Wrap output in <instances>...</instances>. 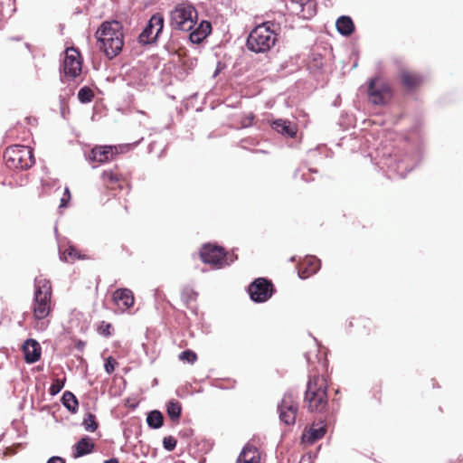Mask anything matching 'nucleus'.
<instances>
[{
    "label": "nucleus",
    "instance_id": "35",
    "mask_svg": "<svg viewBox=\"0 0 463 463\" xmlns=\"http://www.w3.org/2000/svg\"><path fill=\"white\" fill-rule=\"evenodd\" d=\"M71 199V193L68 187L65 188L62 197L61 198L60 208H63L67 205V203Z\"/></svg>",
    "mask_w": 463,
    "mask_h": 463
},
{
    "label": "nucleus",
    "instance_id": "1",
    "mask_svg": "<svg viewBox=\"0 0 463 463\" xmlns=\"http://www.w3.org/2000/svg\"><path fill=\"white\" fill-rule=\"evenodd\" d=\"M97 46L106 57L118 56L124 46V32L121 23L116 20L105 21L95 33Z\"/></svg>",
    "mask_w": 463,
    "mask_h": 463
},
{
    "label": "nucleus",
    "instance_id": "11",
    "mask_svg": "<svg viewBox=\"0 0 463 463\" xmlns=\"http://www.w3.org/2000/svg\"><path fill=\"white\" fill-rule=\"evenodd\" d=\"M248 291L251 300L261 303L272 296L273 287L266 279L259 278L249 286Z\"/></svg>",
    "mask_w": 463,
    "mask_h": 463
},
{
    "label": "nucleus",
    "instance_id": "22",
    "mask_svg": "<svg viewBox=\"0 0 463 463\" xmlns=\"http://www.w3.org/2000/svg\"><path fill=\"white\" fill-rule=\"evenodd\" d=\"M304 265L306 266L305 269L299 272V276L302 279L316 273L320 268V260L316 257H309L305 260Z\"/></svg>",
    "mask_w": 463,
    "mask_h": 463
},
{
    "label": "nucleus",
    "instance_id": "21",
    "mask_svg": "<svg viewBox=\"0 0 463 463\" xmlns=\"http://www.w3.org/2000/svg\"><path fill=\"white\" fill-rule=\"evenodd\" d=\"M338 33L342 35H350L354 29V23L349 16H340L335 23Z\"/></svg>",
    "mask_w": 463,
    "mask_h": 463
},
{
    "label": "nucleus",
    "instance_id": "4",
    "mask_svg": "<svg viewBox=\"0 0 463 463\" xmlns=\"http://www.w3.org/2000/svg\"><path fill=\"white\" fill-rule=\"evenodd\" d=\"M326 382L324 377L314 376L307 383L305 400L311 411H321L327 403Z\"/></svg>",
    "mask_w": 463,
    "mask_h": 463
},
{
    "label": "nucleus",
    "instance_id": "30",
    "mask_svg": "<svg viewBox=\"0 0 463 463\" xmlns=\"http://www.w3.org/2000/svg\"><path fill=\"white\" fill-rule=\"evenodd\" d=\"M82 425L84 426L85 430L90 432H93L97 430L98 424L95 420V416L91 413H89L83 420Z\"/></svg>",
    "mask_w": 463,
    "mask_h": 463
},
{
    "label": "nucleus",
    "instance_id": "31",
    "mask_svg": "<svg viewBox=\"0 0 463 463\" xmlns=\"http://www.w3.org/2000/svg\"><path fill=\"white\" fill-rule=\"evenodd\" d=\"M196 354L191 350H185L180 353L179 359L193 364L196 361Z\"/></svg>",
    "mask_w": 463,
    "mask_h": 463
},
{
    "label": "nucleus",
    "instance_id": "14",
    "mask_svg": "<svg viewBox=\"0 0 463 463\" xmlns=\"http://www.w3.org/2000/svg\"><path fill=\"white\" fill-rule=\"evenodd\" d=\"M112 300L122 312L130 308L135 302L134 295L128 288H118L113 292Z\"/></svg>",
    "mask_w": 463,
    "mask_h": 463
},
{
    "label": "nucleus",
    "instance_id": "10",
    "mask_svg": "<svg viewBox=\"0 0 463 463\" xmlns=\"http://www.w3.org/2000/svg\"><path fill=\"white\" fill-rule=\"evenodd\" d=\"M368 98L374 105H383L391 98L390 88L378 78L371 80L368 87Z\"/></svg>",
    "mask_w": 463,
    "mask_h": 463
},
{
    "label": "nucleus",
    "instance_id": "25",
    "mask_svg": "<svg viewBox=\"0 0 463 463\" xmlns=\"http://www.w3.org/2000/svg\"><path fill=\"white\" fill-rule=\"evenodd\" d=\"M166 411H167L169 418L172 420L176 421L179 420L180 415H181V411H182L181 404L176 401H170L166 403Z\"/></svg>",
    "mask_w": 463,
    "mask_h": 463
},
{
    "label": "nucleus",
    "instance_id": "19",
    "mask_svg": "<svg viewBox=\"0 0 463 463\" xmlns=\"http://www.w3.org/2000/svg\"><path fill=\"white\" fill-rule=\"evenodd\" d=\"M237 463H260V454L253 446H245L238 457Z\"/></svg>",
    "mask_w": 463,
    "mask_h": 463
},
{
    "label": "nucleus",
    "instance_id": "37",
    "mask_svg": "<svg viewBox=\"0 0 463 463\" xmlns=\"http://www.w3.org/2000/svg\"><path fill=\"white\" fill-rule=\"evenodd\" d=\"M47 463H65V461L60 457H52L47 461Z\"/></svg>",
    "mask_w": 463,
    "mask_h": 463
},
{
    "label": "nucleus",
    "instance_id": "2",
    "mask_svg": "<svg viewBox=\"0 0 463 463\" xmlns=\"http://www.w3.org/2000/svg\"><path fill=\"white\" fill-rule=\"evenodd\" d=\"M277 42L274 24L269 22L257 25L247 38V48L255 53L269 52Z\"/></svg>",
    "mask_w": 463,
    "mask_h": 463
},
{
    "label": "nucleus",
    "instance_id": "23",
    "mask_svg": "<svg viewBox=\"0 0 463 463\" xmlns=\"http://www.w3.org/2000/svg\"><path fill=\"white\" fill-rule=\"evenodd\" d=\"M63 406L71 412L76 413L78 410V400L76 396L69 391L63 392L61 397Z\"/></svg>",
    "mask_w": 463,
    "mask_h": 463
},
{
    "label": "nucleus",
    "instance_id": "29",
    "mask_svg": "<svg viewBox=\"0 0 463 463\" xmlns=\"http://www.w3.org/2000/svg\"><path fill=\"white\" fill-rule=\"evenodd\" d=\"M102 179L105 184L109 185L117 184L119 181L120 176L119 175L114 173L112 170H106L102 174Z\"/></svg>",
    "mask_w": 463,
    "mask_h": 463
},
{
    "label": "nucleus",
    "instance_id": "9",
    "mask_svg": "<svg viewBox=\"0 0 463 463\" xmlns=\"http://www.w3.org/2000/svg\"><path fill=\"white\" fill-rule=\"evenodd\" d=\"M164 28V17L160 14H153L142 33L139 34L138 40L142 44H149L156 41Z\"/></svg>",
    "mask_w": 463,
    "mask_h": 463
},
{
    "label": "nucleus",
    "instance_id": "36",
    "mask_svg": "<svg viewBox=\"0 0 463 463\" xmlns=\"http://www.w3.org/2000/svg\"><path fill=\"white\" fill-rule=\"evenodd\" d=\"M291 1L298 4L302 7L307 6L309 8L312 5V3L309 0H291Z\"/></svg>",
    "mask_w": 463,
    "mask_h": 463
},
{
    "label": "nucleus",
    "instance_id": "7",
    "mask_svg": "<svg viewBox=\"0 0 463 463\" xmlns=\"http://www.w3.org/2000/svg\"><path fill=\"white\" fill-rule=\"evenodd\" d=\"M200 256L204 263L210 264L216 269H221L234 261L235 258L226 256L222 247L205 244L203 246Z\"/></svg>",
    "mask_w": 463,
    "mask_h": 463
},
{
    "label": "nucleus",
    "instance_id": "20",
    "mask_svg": "<svg viewBox=\"0 0 463 463\" xmlns=\"http://www.w3.org/2000/svg\"><path fill=\"white\" fill-rule=\"evenodd\" d=\"M93 448H94V443L92 442L90 438H89V437L82 438L74 446V449H75L74 457L79 458V457L87 455L92 451Z\"/></svg>",
    "mask_w": 463,
    "mask_h": 463
},
{
    "label": "nucleus",
    "instance_id": "27",
    "mask_svg": "<svg viewBox=\"0 0 463 463\" xmlns=\"http://www.w3.org/2000/svg\"><path fill=\"white\" fill-rule=\"evenodd\" d=\"M60 258L61 260L72 262L77 259H80L81 257L78 254L77 250L73 247L70 246L61 253Z\"/></svg>",
    "mask_w": 463,
    "mask_h": 463
},
{
    "label": "nucleus",
    "instance_id": "33",
    "mask_svg": "<svg viewBox=\"0 0 463 463\" xmlns=\"http://www.w3.org/2000/svg\"><path fill=\"white\" fill-rule=\"evenodd\" d=\"M176 439L172 436L165 437L163 439L164 448L168 451L174 450L176 447Z\"/></svg>",
    "mask_w": 463,
    "mask_h": 463
},
{
    "label": "nucleus",
    "instance_id": "6",
    "mask_svg": "<svg viewBox=\"0 0 463 463\" xmlns=\"http://www.w3.org/2000/svg\"><path fill=\"white\" fill-rule=\"evenodd\" d=\"M4 158L6 166L13 169L24 170L34 164L31 147L21 145L8 147L4 154Z\"/></svg>",
    "mask_w": 463,
    "mask_h": 463
},
{
    "label": "nucleus",
    "instance_id": "38",
    "mask_svg": "<svg viewBox=\"0 0 463 463\" xmlns=\"http://www.w3.org/2000/svg\"><path fill=\"white\" fill-rule=\"evenodd\" d=\"M109 328H110V325L109 324H106L105 325V328L102 329V333L104 335H109L110 333H109Z\"/></svg>",
    "mask_w": 463,
    "mask_h": 463
},
{
    "label": "nucleus",
    "instance_id": "24",
    "mask_svg": "<svg viewBox=\"0 0 463 463\" xmlns=\"http://www.w3.org/2000/svg\"><path fill=\"white\" fill-rule=\"evenodd\" d=\"M401 79L403 85L409 89L418 86L422 81V78L420 75L406 71L402 72Z\"/></svg>",
    "mask_w": 463,
    "mask_h": 463
},
{
    "label": "nucleus",
    "instance_id": "34",
    "mask_svg": "<svg viewBox=\"0 0 463 463\" xmlns=\"http://www.w3.org/2000/svg\"><path fill=\"white\" fill-rule=\"evenodd\" d=\"M116 364H117V362L115 361V359H113L112 357H108L106 359L105 364H104L105 371L109 374H111L114 372V370H115Z\"/></svg>",
    "mask_w": 463,
    "mask_h": 463
},
{
    "label": "nucleus",
    "instance_id": "13",
    "mask_svg": "<svg viewBox=\"0 0 463 463\" xmlns=\"http://www.w3.org/2000/svg\"><path fill=\"white\" fill-rule=\"evenodd\" d=\"M64 74L71 78L77 77L81 71V61L80 53L74 48L66 50L63 61Z\"/></svg>",
    "mask_w": 463,
    "mask_h": 463
},
{
    "label": "nucleus",
    "instance_id": "39",
    "mask_svg": "<svg viewBox=\"0 0 463 463\" xmlns=\"http://www.w3.org/2000/svg\"><path fill=\"white\" fill-rule=\"evenodd\" d=\"M310 458H311V456H310V455H308L307 458H306V457H303V458H301V460H300V462H299V463H307V462H309V461H310Z\"/></svg>",
    "mask_w": 463,
    "mask_h": 463
},
{
    "label": "nucleus",
    "instance_id": "8",
    "mask_svg": "<svg viewBox=\"0 0 463 463\" xmlns=\"http://www.w3.org/2000/svg\"><path fill=\"white\" fill-rule=\"evenodd\" d=\"M131 147L130 144L95 146L89 155V160L106 163L113 160L116 155L128 152Z\"/></svg>",
    "mask_w": 463,
    "mask_h": 463
},
{
    "label": "nucleus",
    "instance_id": "28",
    "mask_svg": "<svg viewBox=\"0 0 463 463\" xmlns=\"http://www.w3.org/2000/svg\"><path fill=\"white\" fill-rule=\"evenodd\" d=\"M94 97L93 90L87 86L82 87L80 89L78 92V99L81 103H89L92 100Z\"/></svg>",
    "mask_w": 463,
    "mask_h": 463
},
{
    "label": "nucleus",
    "instance_id": "32",
    "mask_svg": "<svg viewBox=\"0 0 463 463\" xmlns=\"http://www.w3.org/2000/svg\"><path fill=\"white\" fill-rule=\"evenodd\" d=\"M63 387H64V380H61V379L54 380L50 387V390H49L50 394L52 396L58 394Z\"/></svg>",
    "mask_w": 463,
    "mask_h": 463
},
{
    "label": "nucleus",
    "instance_id": "17",
    "mask_svg": "<svg viewBox=\"0 0 463 463\" xmlns=\"http://www.w3.org/2000/svg\"><path fill=\"white\" fill-rule=\"evenodd\" d=\"M212 25L207 21H202L199 25L191 32L189 39L193 43H200L211 33Z\"/></svg>",
    "mask_w": 463,
    "mask_h": 463
},
{
    "label": "nucleus",
    "instance_id": "3",
    "mask_svg": "<svg viewBox=\"0 0 463 463\" xmlns=\"http://www.w3.org/2000/svg\"><path fill=\"white\" fill-rule=\"evenodd\" d=\"M52 287L49 280L42 277L34 280V297L33 302V314L36 320L47 317L52 308Z\"/></svg>",
    "mask_w": 463,
    "mask_h": 463
},
{
    "label": "nucleus",
    "instance_id": "18",
    "mask_svg": "<svg viewBox=\"0 0 463 463\" xmlns=\"http://www.w3.org/2000/svg\"><path fill=\"white\" fill-rule=\"evenodd\" d=\"M326 433V425L323 422L314 423L309 430L303 434L302 439L307 443H314L321 439Z\"/></svg>",
    "mask_w": 463,
    "mask_h": 463
},
{
    "label": "nucleus",
    "instance_id": "12",
    "mask_svg": "<svg viewBox=\"0 0 463 463\" xmlns=\"http://www.w3.org/2000/svg\"><path fill=\"white\" fill-rule=\"evenodd\" d=\"M279 419L287 425H292L296 421L298 404L292 392H287L279 405Z\"/></svg>",
    "mask_w": 463,
    "mask_h": 463
},
{
    "label": "nucleus",
    "instance_id": "26",
    "mask_svg": "<svg viewBox=\"0 0 463 463\" xmlns=\"http://www.w3.org/2000/svg\"><path fill=\"white\" fill-rule=\"evenodd\" d=\"M146 422L149 427L158 429L163 425V415L158 411H151L146 418Z\"/></svg>",
    "mask_w": 463,
    "mask_h": 463
},
{
    "label": "nucleus",
    "instance_id": "16",
    "mask_svg": "<svg viewBox=\"0 0 463 463\" xmlns=\"http://www.w3.org/2000/svg\"><path fill=\"white\" fill-rule=\"evenodd\" d=\"M271 126L277 132L289 137H294L298 131L297 126L286 119H277Z\"/></svg>",
    "mask_w": 463,
    "mask_h": 463
},
{
    "label": "nucleus",
    "instance_id": "40",
    "mask_svg": "<svg viewBox=\"0 0 463 463\" xmlns=\"http://www.w3.org/2000/svg\"><path fill=\"white\" fill-rule=\"evenodd\" d=\"M104 463H118V461L116 458H110L109 460H106Z\"/></svg>",
    "mask_w": 463,
    "mask_h": 463
},
{
    "label": "nucleus",
    "instance_id": "5",
    "mask_svg": "<svg viewBox=\"0 0 463 463\" xmlns=\"http://www.w3.org/2000/svg\"><path fill=\"white\" fill-rule=\"evenodd\" d=\"M197 21V11L188 3H179L170 13V24L178 31H191Z\"/></svg>",
    "mask_w": 463,
    "mask_h": 463
},
{
    "label": "nucleus",
    "instance_id": "15",
    "mask_svg": "<svg viewBox=\"0 0 463 463\" xmlns=\"http://www.w3.org/2000/svg\"><path fill=\"white\" fill-rule=\"evenodd\" d=\"M23 350L27 363L33 364L40 359L41 346L37 341L27 339L23 345Z\"/></svg>",
    "mask_w": 463,
    "mask_h": 463
}]
</instances>
